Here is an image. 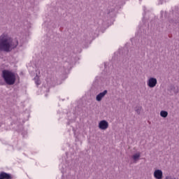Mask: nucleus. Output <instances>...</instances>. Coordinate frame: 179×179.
<instances>
[{"label":"nucleus","mask_w":179,"mask_h":179,"mask_svg":"<svg viewBox=\"0 0 179 179\" xmlns=\"http://www.w3.org/2000/svg\"><path fill=\"white\" fill-rule=\"evenodd\" d=\"M153 176L155 179H163V171L161 169H155Z\"/></svg>","instance_id":"nucleus-4"},{"label":"nucleus","mask_w":179,"mask_h":179,"mask_svg":"<svg viewBox=\"0 0 179 179\" xmlns=\"http://www.w3.org/2000/svg\"><path fill=\"white\" fill-rule=\"evenodd\" d=\"M108 122L106 120H101L98 124V127L101 131H106L108 129Z\"/></svg>","instance_id":"nucleus-3"},{"label":"nucleus","mask_w":179,"mask_h":179,"mask_svg":"<svg viewBox=\"0 0 179 179\" xmlns=\"http://www.w3.org/2000/svg\"><path fill=\"white\" fill-rule=\"evenodd\" d=\"M0 179H10V174L6 173L5 172H1L0 173Z\"/></svg>","instance_id":"nucleus-8"},{"label":"nucleus","mask_w":179,"mask_h":179,"mask_svg":"<svg viewBox=\"0 0 179 179\" xmlns=\"http://www.w3.org/2000/svg\"><path fill=\"white\" fill-rule=\"evenodd\" d=\"M147 84L149 87H155V86L157 85V80L155 78H149Z\"/></svg>","instance_id":"nucleus-5"},{"label":"nucleus","mask_w":179,"mask_h":179,"mask_svg":"<svg viewBox=\"0 0 179 179\" xmlns=\"http://www.w3.org/2000/svg\"><path fill=\"white\" fill-rule=\"evenodd\" d=\"M2 77L7 85H15V83L16 82V76L15 75V73L8 70H3L2 71Z\"/></svg>","instance_id":"nucleus-2"},{"label":"nucleus","mask_w":179,"mask_h":179,"mask_svg":"<svg viewBox=\"0 0 179 179\" xmlns=\"http://www.w3.org/2000/svg\"><path fill=\"white\" fill-rule=\"evenodd\" d=\"M159 115L160 117H162V118H167L169 115V112L166 110H161Z\"/></svg>","instance_id":"nucleus-9"},{"label":"nucleus","mask_w":179,"mask_h":179,"mask_svg":"<svg viewBox=\"0 0 179 179\" xmlns=\"http://www.w3.org/2000/svg\"><path fill=\"white\" fill-rule=\"evenodd\" d=\"M131 159L134 160V163H137L138 161L141 159V152H138L134 153L131 156Z\"/></svg>","instance_id":"nucleus-7"},{"label":"nucleus","mask_w":179,"mask_h":179,"mask_svg":"<svg viewBox=\"0 0 179 179\" xmlns=\"http://www.w3.org/2000/svg\"><path fill=\"white\" fill-rule=\"evenodd\" d=\"M18 44L17 39H12L8 34H3L0 36V51L9 52L16 48Z\"/></svg>","instance_id":"nucleus-1"},{"label":"nucleus","mask_w":179,"mask_h":179,"mask_svg":"<svg viewBox=\"0 0 179 179\" xmlns=\"http://www.w3.org/2000/svg\"><path fill=\"white\" fill-rule=\"evenodd\" d=\"M135 111L138 115H141V113H142V106H138L135 108Z\"/></svg>","instance_id":"nucleus-10"},{"label":"nucleus","mask_w":179,"mask_h":179,"mask_svg":"<svg viewBox=\"0 0 179 179\" xmlns=\"http://www.w3.org/2000/svg\"><path fill=\"white\" fill-rule=\"evenodd\" d=\"M42 92V93H44L45 94H47V93H48V91H41Z\"/></svg>","instance_id":"nucleus-12"},{"label":"nucleus","mask_w":179,"mask_h":179,"mask_svg":"<svg viewBox=\"0 0 179 179\" xmlns=\"http://www.w3.org/2000/svg\"><path fill=\"white\" fill-rule=\"evenodd\" d=\"M107 94V90H104L103 92L99 93L96 95V101H101L103 97H104Z\"/></svg>","instance_id":"nucleus-6"},{"label":"nucleus","mask_w":179,"mask_h":179,"mask_svg":"<svg viewBox=\"0 0 179 179\" xmlns=\"http://www.w3.org/2000/svg\"><path fill=\"white\" fill-rule=\"evenodd\" d=\"M36 85H37V86H38V85L41 84V81H40V80H37L35 81Z\"/></svg>","instance_id":"nucleus-11"}]
</instances>
